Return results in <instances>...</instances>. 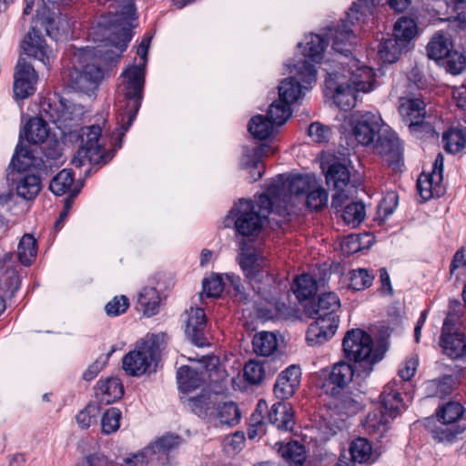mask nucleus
Instances as JSON below:
<instances>
[{
	"label": "nucleus",
	"instance_id": "1",
	"mask_svg": "<svg viewBox=\"0 0 466 466\" xmlns=\"http://www.w3.org/2000/svg\"><path fill=\"white\" fill-rule=\"evenodd\" d=\"M387 0H357L352 3L346 19L334 30H330L329 37L332 41V48L341 55V60L338 63L342 66V72L334 71L329 73L336 79L341 75L349 78L347 82L339 83L333 96L334 103L341 110L348 111L355 106L357 93H367L372 89L374 73L369 66L360 65L355 58H350L349 54L354 44L355 35L350 26L361 25L370 17H374L377 9L383 6Z\"/></svg>",
	"mask_w": 466,
	"mask_h": 466
},
{
	"label": "nucleus",
	"instance_id": "2",
	"mask_svg": "<svg viewBox=\"0 0 466 466\" xmlns=\"http://www.w3.org/2000/svg\"><path fill=\"white\" fill-rule=\"evenodd\" d=\"M151 37H144L137 47V54L143 60V64L132 66L123 73L127 79L123 90L126 105L123 112L116 118L119 127L113 133V137L117 140L115 147L118 148L121 147L122 138L131 127L141 106L145 84V67Z\"/></svg>",
	"mask_w": 466,
	"mask_h": 466
},
{
	"label": "nucleus",
	"instance_id": "3",
	"mask_svg": "<svg viewBox=\"0 0 466 466\" xmlns=\"http://www.w3.org/2000/svg\"><path fill=\"white\" fill-rule=\"evenodd\" d=\"M340 307L339 297L334 292L322 293L317 303L307 308V313L314 319L307 330L306 339L309 345H320L331 339L339 327L336 311Z\"/></svg>",
	"mask_w": 466,
	"mask_h": 466
},
{
	"label": "nucleus",
	"instance_id": "4",
	"mask_svg": "<svg viewBox=\"0 0 466 466\" xmlns=\"http://www.w3.org/2000/svg\"><path fill=\"white\" fill-rule=\"evenodd\" d=\"M276 213L274 200L267 193L259 195L255 201L241 199L231 209L235 228L243 237L257 236L263 228L268 216Z\"/></svg>",
	"mask_w": 466,
	"mask_h": 466
},
{
	"label": "nucleus",
	"instance_id": "5",
	"mask_svg": "<svg viewBox=\"0 0 466 466\" xmlns=\"http://www.w3.org/2000/svg\"><path fill=\"white\" fill-rule=\"evenodd\" d=\"M167 344L165 333L147 334L136 344L134 350L126 354L122 365L127 374L140 376L155 371L161 351Z\"/></svg>",
	"mask_w": 466,
	"mask_h": 466
},
{
	"label": "nucleus",
	"instance_id": "6",
	"mask_svg": "<svg viewBox=\"0 0 466 466\" xmlns=\"http://www.w3.org/2000/svg\"><path fill=\"white\" fill-rule=\"evenodd\" d=\"M440 345L443 353L451 360H460L466 354L463 310L457 300L450 301V310L441 328Z\"/></svg>",
	"mask_w": 466,
	"mask_h": 466
},
{
	"label": "nucleus",
	"instance_id": "7",
	"mask_svg": "<svg viewBox=\"0 0 466 466\" xmlns=\"http://www.w3.org/2000/svg\"><path fill=\"white\" fill-rule=\"evenodd\" d=\"M313 179L309 176L297 175L285 179L279 175L267 187V195L274 200L276 214L286 217L291 197L309 192L312 187Z\"/></svg>",
	"mask_w": 466,
	"mask_h": 466
},
{
	"label": "nucleus",
	"instance_id": "8",
	"mask_svg": "<svg viewBox=\"0 0 466 466\" xmlns=\"http://www.w3.org/2000/svg\"><path fill=\"white\" fill-rule=\"evenodd\" d=\"M101 127L97 125L84 127L80 130L81 147L73 157L72 163L81 167L86 162L96 166L107 164L113 158V152L106 150L100 144Z\"/></svg>",
	"mask_w": 466,
	"mask_h": 466
},
{
	"label": "nucleus",
	"instance_id": "9",
	"mask_svg": "<svg viewBox=\"0 0 466 466\" xmlns=\"http://www.w3.org/2000/svg\"><path fill=\"white\" fill-rule=\"evenodd\" d=\"M381 408L369 412L365 421V429L370 434L381 436L387 430L390 418H395L403 408L400 393L395 389V383L387 384L380 394Z\"/></svg>",
	"mask_w": 466,
	"mask_h": 466
},
{
	"label": "nucleus",
	"instance_id": "10",
	"mask_svg": "<svg viewBox=\"0 0 466 466\" xmlns=\"http://www.w3.org/2000/svg\"><path fill=\"white\" fill-rule=\"evenodd\" d=\"M342 347L347 359L369 370L383 357L381 352L374 349L372 338L360 329H353L345 334Z\"/></svg>",
	"mask_w": 466,
	"mask_h": 466
},
{
	"label": "nucleus",
	"instance_id": "11",
	"mask_svg": "<svg viewBox=\"0 0 466 466\" xmlns=\"http://www.w3.org/2000/svg\"><path fill=\"white\" fill-rule=\"evenodd\" d=\"M28 149L18 143L15 147V153L11 159V162L6 168V179L9 181L16 180L15 190L19 197L24 199L31 200L35 198L41 190V180L36 175H23L19 178H15V172L20 173L25 170L29 163L25 161L28 158Z\"/></svg>",
	"mask_w": 466,
	"mask_h": 466
},
{
	"label": "nucleus",
	"instance_id": "12",
	"mask_svg": "<svg viewBox=\"0 0 466 466\" xmlns=\"http://www.w3.org/2000/svg\"><path fill=\"white\" fill-rule=\"evenodd\" d=\"M464 412L463 406L457 401H449L439 408L437 411V420L441 422L440 426L435 424L432 418L427 420L426 427L429 428L432 437L439 441L453 442L459 439L464 431L463 428L451 425Z\"/></svg>",
	"mask_w": 466,
	"mask_h": 466
},
{
	"label": "nucleus",
	"instance_id": "13",
	"mask_svg": "<svg viewBox=\"0 0 466 466\" xmlns=\"http://www.w3.org/2000/svg\"><path fill=\"white\" fill-rule=\"evenodd\" d=\"M131 37L132 35L128 28H120L117 32L109 34L103 40V45L80 49L78 56L84 61L94 57L108 65L116 63L120 58V55L127 49Z\"/></svg>",
	"mask_w": 466,
	"mask_h": 466
},
{
	"label": "nucleus",
	"instance_id": "14",
	"mask_svg": "<svg viewBox=\"0 0 466 466\" xmlns=\"http://www.w3.org/2000/svg\"><path fill=\"white\" fill-rule=\"evenodd\" d=\"M297 75L299 79L288 77L282 80L279 86V99L289 104L298 101L303 95L300 82L308 85L316 83L317 70L315 66L307 59L298 63L296 66Z\"/></svg>",
	"mask_w": 466,
	"mask_h": 466
},
{
	"label": "nucleus",
	"instance_id": "15",
	"mask_svg": "<svg viewBox=\"0 0 466 466\" xmlns=\"http://www.w3.org/2000/svg\"><path fill=\"white\" fill-rule=\"evenodd\" d=\"M238 261L250 282H260L266 277L271 279L268 261L261 252L245 240L239 243Z\"/></svg>",
	"mask_w": 466,
	"mask_h": 466
},
{
	"label": "nucleus",
	"instance_id": "16",
	"mask_svg": "<svg viewBox=\"0 0 466 466\" xmlns=\"http://www.w3.org/2000/svg\"><path fill=\"white\" fill-rule=\"evenodd\" d=\"M352 134L359 144L368 146L382 131L383 121L379 113L357 112L351 117Z\"/></svg>",
	"mask_w": 466,
	"mask_h": 466
},
{
	"label": "nucleus",
	"instance_id": "17",
	"mask_svg": "<svg viewBox=\"0 0 466 466\" xmlns=\"http://www.w3.org/2000/svg\"><path fill=\"white\" fill-rule=\"evenodd\" d=\"M374 149L395 171L402 166V148L396 134L384 127L374 143Z\"/></svg>",
	"mask_w": 466,
	"mask_h": 466
},
{
	"label": "nucleus",
	"instance_id": "18",
	"mask_svg": "<svg viewBox=\"0 0 466 466\" xmlns=\"http://www.w3.org/2000/svg\"><path fill=\"white\" fill-rule=\"evenodd\" d=\"M216 362L217 360L213 357H203L198 363L199 367H180L177 372L179 390L183 393H189L199 388L205 381L208 367H215Z\"/></svg>",
	"mask_w": 466,
	"mask_h": 466
},
{
	"label": "nucleus",
	"instance_id": "19",
	"mask_svg": "<svg viewBox=\"0 0 466 466\" xmlns=\"http://www.w3.org/2000/svg\"><path fill=\"white\" fill-rule=\"evenodd\" d=\"M425 107L424 101L418 97H401L400 99L399 112L411 133H417L420 129L427 131L431 129V126L424 122Z\"/></svg>",
	"mask_w": 466,
	"mask_h": 466
},
{
	"label": "nucleus",
	"instance_id": "20",
	"mask_svg": "<svg viewBox=\"0 0 466 466\" xmlns=\"http://www.w3.org/2000/svg\"><path fill=\"white\" fill-rule=\"evenodd\" d=\"M14 96L16 99H25L35 91L38 76L30 62L20 56L15 66L14 75Z\"/></svg>",
	"mask_w": 466,
	"mask_h": 466
},
{
	"label": "nucleus",
	"instance_id": "21",
	"mask_svg": "<svg viewBox=\"0 0 466 466\" xmlns=\"http://www.w3.org/2000/svg\"><path fill=\"white\" fill-rule=\"evenodd\" d=\"M187 337L198 347H204L208 344L206 337L207 319L201 308H190L184 314Z\"/></svg>",
	"mask_w": 466,
	"mask_h": 466
},
{
	"label": "nucleus",
	"instance_id": "22",
	"mask_svg": "<svg viewBox=\"0 0 466 466\" xmlns=\"http://www.w3.org/2000/svg\"><path fill=\"white\" fill-rule=\"evenodd\" d=\"M22 49L28 57H34L45 66H49L56 56L53 49L46 45L41 32L35 27L25 37Z\"/></svg>",
	"mask_w": 466,
	"mask_h": 466
},
{
	"label": "nucleus",
	"instance_id": "23",
	"mask_svg": "<svg viewBox=\"0 0 466 466\" xmlns=\"http://www.w3.org/2000/svg\"><path fill=\"white\" fill-rule=\"evenodd\" d=\"M69 76L74 89L88 93L97 87L103 78V71L97 65L86 64L82 70L73 68L69 73Z\"/></svg>",
	"mask_w": 466,
	"mask_h": 466
},
{
	"label": "nucleus",
	"instance_id": "24",
	"mask_svg": "<svg viewBox=\"0 0 466 466\" xmlns=\"http://www.w3.org/2000/svg\"><path fill=\"white\" fill-rule=\"evenodd\" d=\"M325 177L327 184L332 186L337 191L332 197V207H341L346 198L344 188L348 186L350 177L348 167L341 163L334 162L328 167Z\"/></svg>",
	"mask_w": 466,
	"mask_h": 466
},
{
	"label": "nucleus",
	"instance_id": "25",
	"mask_svg": "<svg viewBox=\"0 0 466 466\" xmlns=\"http://www.w3.org/2000/svg\"><path fill=\"white\" fill-rule=\"evenodd\" d=\"M301 372L299 368L292 365L283 370L274 385L275 396L281 400H287L293 396L300 383Z\"/></svg>",
	"mask_w": 466,
	"mask_h": 466
},
{
	"label": "nucleus",
	"instance_id": "26",
	"mask_svg": "<svg viewBox=\"0 0 466 466\" xmlns=\"http://www.w3.org/2000/svg\"><path fill=\"white\" fill-rule=\"evenodd\" d=\"M267 420L277 429L290 431L295 425L293 408L289 403L278 401L268 410Z\"/></svg>",
	"mask_w": 466,
	"mask_h": 466
},
{
	"label": "nucleus",
	"instance_id": "27",
	"mask_svg": "<svg viewBox=\"0 0 466 466\" xmlns=\"http://www.w3.org/2000/svg\"><path fill=\"white\" fill-rule=\"evenodd\" d=\"M124 394V388L119 379L100 380L95 387V396L100 404L108 405L119 400Z\"/></svg>",
	"mask_w": 466,
	"mask_h": 466
},
{
	"label": "nucleus",
	"instance_id": "28",
	"mask_svg": "<svg viewBox=\"0 0 466 466\" xmlns=\"http://www.w3.org/2000/svg\"><path fill=\"white\" fill-rule=\"evenodd\" d=\"M442 180L439 175L423 172L418 178L417 189L423 201L439 198L443 194Z\"/></svg>",
	"mask_w": 466,
	"mask_h": 466
},
{
	"label": "nucleus",
	"instance_id": "29",
	"mask_svg": "<svg viewBox=\"0 0 466 466\" xmlns=\"http://www.w3.org/2000/svg\"><path fill=\"white\" fill-rule=\"evenodd\" d=\"M49 136L48 124L41 117H33L25 125L20 138L25 137L31 144H43Z\"/></svg>",
	"mask_w": 466,
	"mask_h": 466
},
{
	"label": "nucleus",
	"instance_id": "30",
	"mask_svg": "<svg viewBox=\"0 0 466 466\" xmlns=\"http://www.w3.org/2000/svg\"><path fill=\"white\" fill-rule=\"evenodd\" d=\"M354 376V369L351 364L346 361H339L333 365L328 375V382L333 386L332 391L336 389H343L348 386ZM334 395L335 393L332 392Z\"/></svg>",
	"mask_w": 466,
	"mask_h": 466
},
{
	"label": "nucleus",
	"instance_id": "31",
	"mask_svg": "<svg viewBox=\"0 0 466 466\" xmlns=\"http://www.w3.org/2000/svg\"><path fill=\"white\" fill-rule=\"evenodd\" d=\"M160 297L158 291L155 288H144L137 299L139 309L147 317H152L159 311Z\"/></svg>",
	"mask_w": 466,
	"mask_h": 466
},
{
	"label": "nucleus",
	"instance_id": "32",
	"mask_svg": "<svg viewBox=\"0 0 466 466\" xmlns=\"http://www.w3.org/2000/svg\"><path fill=\"white\" fill-rule=\"evenodd\" d=\"M451 43L443 33H436L427 46L429 58L441 60L446 58L451 53Z\"/></svg>",
	"mask_w": 466,
	"mask_h": 466
},
{
	"label": "nucleus",
	"instance_id": "33",
	"mask_svg": "<svg viewBox=\"0 0 466 466\" xmlns=\"http://www.w3.org/2000/svg\"><path fill=\"white\" fill-rule=\"evenodd\" d=\"M418 26L414 19L401 16L394 25L393 38L402 42L406 47L408 43L417 35Z\"/></svg>",
	"mask_w": 466,
	"mask_h": 466
},
{
	"label": "nucleus",
	"instance_id": "34",
	"mask_svg": "<svg viewBox=\"0 0 466 466\" xmlns=\"http://www.w3.org/2000/svg\"><path fill=\"white\" fill-rule=\"evenodd\" d=\"M252 345L258 355L270 356L278 350V339L274 333L262 331L254 336Z\"/></svg>",
	"mask_w": 466,
	"mask_h": 466
},
{
	"label": "nucleus",
	"instance_id": "35",
	"mask_svg": "<svg viewBox=\"0 0 466 466\" xmlns=\"http://www.w3.org/2000/svg\"><path fill=\"white\" fill-rule=\"evenodd\" d=\"M279 453L287 462L295 466L303 465L307 459L305 447L298 441L281 444Z\"/></svg>",
	"mask_w": 466,
	"mask_h": 466
},
{
	"label": "nucleus",
	"instance_id": "36",
	"mask_svg": "<svg viewBox=\"0 0 466 466\" xmlns=\"http://www.w3.org/2000/svg\"><path fill=\"white\" fill-rule=\"evenodd\" d=\"M274 126L276 125L268 116L257 115L250 119L248 128L254 138L264 140L273 134Z\"/></svg>",
	"mask_w": 466,
	"mask_h": 466
},
{
	"label": "nucleus",
	"instance_id": "37",
	"mask_svg": "<svg viewBox=\"0 0 466 466\" xmlns=\"http://www.w3.org/2000/svg\"><path fill=\"white\" fill-rule=\"evenodd\" d=\"M292 289L299 301L306 300L313 296L318 289L317 282L309 274H302L294 280Z\"/></svg>",
	"mask_w": 466,
	"mask_h": 466
},
{
	"label": "nucleus",
	"instance_id": "38",
	"mask_svg": "<svg viewBox=\"0 0 466 466\" xmlns=\"http://www.w3.org/2000/svg\"><path fill=\"white\" fill-rule=\"evenodd\" d=\"M268 410V403L264 400H259L255 411L250 417L249 427L248 429V436L250 440L263 434L265 432V417L263 413Z\"/></svg>",
	"mask_w": 466,
	"mask_h": 466
},
{
	"label": "nucleus",
	"instance_id": "39",
	"mask_svg": "<svg viewBox=\"0 0 466 466\" xmlns=\"http://www.w3.org/2000/svg\"><path fill=\"white\" fill-rule=\"evenodd\" d=\"M404 48L405 46L402 42L390 37L380 44L378 53L383 63L392 64L400 58Z\"/></svg>",
	"mask_w": 466,
	"mask_h": 466
},
{
	"label": "nucleus",
	"instance_id": "40",
	"mask_svg": "<svg viewBox=\"0 0 466 466\" xmlns=\"http://www.w3.org/2000/svg\"><path fill=\"white\" fill-rule=\"evenodd\" d=\"M84 110L81 106H76L73 104H66L63 100L60 101L59 109H57V116L53 117V121L56 124H59V127H62V125L66 127L70 126V122L80 118L83 115Z\"/></svg>",
	"mask_w": 466,
	"mask_h": 466
},
{
	"label": "nucleus",
	"instance_id": "41",
	"mask_svg": "<svg viewBox=\"0 0 466 466\" xmlns=\"http://www.w3.org/2000/svg\"><path fill=\"white\" fill-rule=\"evenodd\" d=\"M243 376L250 385H259L266 379L265 363L255 360H248L243 369Z\"/></svg>",
	"mask_w": 466,
	"mask_h": 466
},
{
	"label": "nucleus",
	"instance_id": "42",
	"mask_svg": "<svg viewBox=\"0 0 466 466\" xmlns=\"http://www.w3.org/2000/svg\"><path fill=\"white\" fill-rule=\"evenodd\" d=\"M444 148L451 154L460 152L464 148L466 138L462 129L451 127L442 136Z\"/></svg>",
	"mask_w": 466,
	"mask_h": 466
},
{
	"label": "nucleus",
	"instance_id": "43",
	"mask_svg": "<svg viewBox=\"0 0 466 466\" xmlns=\"http://www.w3.org/2000/svg\"><path fill=\"white\" fill-rule=\"evenodd\" d=\"M325 46V41L320 35H310L306 37L303 55L312 62L319 63L322 58Z\"/></svg>",
	"mask_w": 466,
	"mask_h": 466
},
{
	"label": "nucleus",
	"instance_id": "44",
	"mask_svg": "<svg viewBox=\"0 0 466 466\" xmlns=\"http://www.w3.org/2000/svg\"><path fill=\"white\" fill-rule=\"evenodd\" d=\"M74 179V172L65 168L53 177L49 188L55 195L61 196L71 188Z\"/></svg>",
	"mask_w": 466,
	"mask_h": 466
},
{
	"label": "nucleus",
	"instance_id": "45",
	"mask_svg": "<svg viewBox=\"0 0 466 466\" xmlns=\"http://www.w3.org/2000/svg\"><path fill=\"white\" fill-rule=\"evenodd\" d=\"M36 252L35 239L29 234L24 235L17 248L19 261L25 266H29L32 259L35 258Z\"/></svg>",
	"mask_w": 466,
	"mask_h": 466
},
{
	"label": "nucleus",
	"instance_id": "46",
	"mask_svg": "<svg viewBox=\"0 0 466 466\" xmlns=\"http://www.w3.org/2000/svg\"><path fill=\"white\" fill-rule=\"evenodd\" d=\"M290 116V104L279 99L269 106L266 116L276 126H280L283 125Z\"/></svg>",
	"mask_w": 466,
	"mask_h": 466
},
{
	"label": "nucleus",
	"instance_id": "47",
	"mask_svg": "<svg viewBox=\"0 0 466 466\" xmlns=\"http://www.w3.org/2000/svg\"><path fill=\"white\" fill-rule=\"evenodd\" d=\"M217 417L220 424L234 426L240 420V412L236 403L228 401L218 405Z\"/></svg>",
	"mask_w": 466,
	"mask_h": 466
},
{
	"label": "nucleus",
	"instance_id": "48",
	"mask_svg": "<svg viewBox=\"0 0 466 466\" xmlns=\"http://www.w3.org/2000/svg\"><path fill=\"white\" fill-rule=\"evenodd\" d=\"M209 397L210 394L208 391H202L201 394L198 396L188 398L182 397L181 400L195 414L202 417L206 416L208 410L212 407Z\"/></svg>",
	"mask_w": 466,
	"mask_h": 466
},
{
	"label": "nucleus",
	"instance_id": "49",
	"mask_svg": "<svg viewBox=\"0 0 466 466\" xmlns=\"http://www.w3.org/2000/svg\"><path fill=\"white\" fill-rule=\"evenodd\" d=\"M372 447L365 438H358L350 443V453L354 462H367L371 456Z\"/></svg>",
	"mask_w": 466,
	"mask_h": 466
},
{
	"label": "nucleus",
	"instance_id": "50",
	"mask_svg": "<svg viewBox=\"0 0 466 466\" xmlns=\"http://www.w3.org/2000/svg\"><path fill=\"white\" fill-rule=\"evenodd\" d=\"M341 216L346 224L355 228L364 220L365 207L360 202H351L345 207Z\"/></svg>",
	"mask_w": 466,
	"mask_h": 466
},
{
	"label": "nucleus",
	"instance_id": "51",
	"mask_svg": "<svg viewBox=\"0 0 466 466\" xmlns=\"http://www.w3.org/2000/svg\"><path fill=\"white\" fill-rule=\"evenodd\" d=\"M180 443L181 438L178 435L166 434L147 447V452L167 453L177 448Z\"/></svg>",
	"mask_w": 466,
	"mask_h": 466
},
{
	"label": "nucleus",
	"instance_id": "52",
	"mask_svg": "<svg viewBox=\"0 0 466 466\" xmlns=\"http://www.w3.org/2000/svg\"><path fill=\"white\" fill-rule=\"evenodd\" d=\"M121 411L117 408L108 409L101 420L102 432L110 434L116 431L120 426Z\"/></svg>",
	"mask_w": 466,
	"mask_h": 466
},
{
	"label": "nucleus",
	"instance_id": "53",
	"mask_svg": "<svg viewBox=\"0 0 466 466\" xmlns=\"http://www.w3.org/2000/svg\"><path fill=\"white\" fill-rule=\"evenodd\" d=\"M328 203V192L321 187L313 188L309 190L307 195L306 204L307 207L311 210H320Z\"/></svg>",
	"mask_w": 466,
	"mask_h": 466
},
{
	"label": "nucleus",
	"instance_id": "54",
	"mask_svg": "<svg viewBox=\"0 0 466 466\" xmlns=\"http://www.w3.org/2000/svg\"><path fill=\"white\" fill-rule=\"evenodd\" d=\"M374 279V276L370 274L365 268L353 269L350 272V286L356 290H361L369 288Z\"/></svg>",
	"mask_w": 466,
	"mask_h": 466
},
{
	"label": "nucleus",
	"instance_id": "55",
	"mask_svg": "<svg viewBox=\"0 0 466 466\" xmlns=\"http://www.w3.org/2000/svg\"><path fill=\"white\" fill-rule=\"evenodd\" d=\"M129 307L128 299L124 296H116L105 306V310L107 316L116 317L125 313Z\"/></svg>",
	"mask_w": 466,
	"mask_h": 466
},
{
	"label": "nucleus",
	"instance_id": "56",
	"mask_svg": "<svg viewBox=\"0 0 466 466\" xmlns=\"http://www.w3.org/2000/svg\"><path fill=\"white\" fill-rule=\"evenodd\" d=\"M203 292L208 298H218L224 289V283L219 275L211 276L203 280Z\"/></svg>",
	"mask_w": 466,
	"mask_h": 466
},
{
	"label": "nucleus",
	"instance_id": "57",
	"mask_svg": "<svg viewBox=\"0 0 466 466\" xmlns=\"http://www.w3.org/2000/svg\"><path fill=\"white\" fill-rule=\"evenodd\" d=\"M398 195L395 192H388L381 199L379 207L378 213L383 218L391 215L398 206Z\"/></svg>",
	"mask_w": 466,
	"mask_h": 466
},
{
	"label": "nucleus",
	"instance_id": "58",
	"mask_svg": "<svg viewBox=\"0 0 466 466\" xmlns=\"http://www.w3.org/2000/svg\"><path fill=\"white\" fill-rule=\"evenodd\" d=\"M466 271V258L464 255V248H460L453 256L451 264L450 275L455 278L456 281L460 280L461 276L464 275Z\"/></svg>",
	"mask_w": 466,
	"mask_h": 466
},
{
	"label": "nucleus",
	"instance_id": "59",
	"mask_svg": "<svg viewBox=\"0 0 466 466\" xmlns=\"http://www.w3.org/2000/svg\"><path fill=\"white\" fill-rule=\"evenodd\" d=\"M466 66V56L458 52H451L446 57V67L452 75L461 74Z\"/></svg>",
	"mask_w": 466,
	"mask_h": 466
},
{
	"label": "nucleus",
	"instance_id": "60",
	"mask_svg": "<svg viewBox=\"0 0 466 466\" xmlns=\"http://www.w3.org/2000/svg\"><path fill=\"white\" fill-rule=\"evenodd\" d=\"M98 408L96 405H87L76 415V421L83 429L89 428L96 421Z\"/></svg>",
	"mask_w": 466,
	"mask_h": 466
},
{
	"label": "nucleus",
	"instance_id": "61",
	"mask_svg": "<svg viewBox=\"0 0 466 466\" xmlns=\"http://www.w3.org/2000/svg\"><path fill=\"white\" fill-rule=\"evenodd\" d=\"M226 280L228 282L232 290L234 292V296L238 300H247L248 296L245 293L244 287L241 284V279L239 276L235 275L233 273L226 274Z\"/></svg>",
	"mask_w": 466,
	"mask_h": 466
},
{
	"label": "nucleus",
	"instance_id": "62",
	"mask_svg": "<svg viewBox=\"0 0 466 466\" xmlns=\"http://www.w3.org/2000/svg\"><path fill=\"white\" fill-rule=\"evenodd\" d=\"M308 133L315 142L321 143L329 140V130L327 127L321 125L320 123H312L309 127Z\"/></svg>",
	"mask_w": 466,
	"mask_h": 466
},
{
	"label": "nucleus",
	"instance_id": "63",
	"mask_svg": "<svg viewBox=\"0 0 466 466\" xmlns=\"http://www.w3.org/2000/svg\"><path fill=\"white\" fill-rule=\"evenodd\" d=\"M336 406L347 414H353L359 410L360 403L350 396L343 395L338 399Z\"/></svg>",
	"mask_w": 466,
	"mask_h": 466
},
{
	"label": "nucleus",
	"instance_id": "64",
	"mask_svg": "<svg viewBox=\"0 0 466 466\" xmlns=\"http://www.w3.org/2000/svg\"><path fill=\"white\" fill-rule=\"evenodd\" d=\"M419 361L417 357H412L405 361L404 367L399 370L402 380H410L415 374Z\"/></svg>",
	"mask_w": 466,
	"mask_h": 466
}]
</instances>
